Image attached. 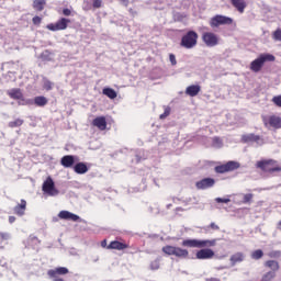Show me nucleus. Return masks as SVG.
<instances>
[{
  "label": "nucleus",
  "mask_w": 281,
  "mask_h": 281,
  "mask_svg": "<svg viewBox=\"0 0 281 281\" xmlns=\"http://www.w3.org/2000/svg\"><path fill=\"white\" fill-rule=\"evenodd\" d=\"M27 210V201L24 199L20 200V203H18L13 207V213L20 217L24 216Z\"/></svg>",
  "instance_id": "15"
},
{
  "label": "nucleus",
  "mask_w": 281,
  "mask_h": 281,
  "mask_svg": "<svg viewBox=\"0 0 281 281\" xmlns=\"http://www.w3.org/2000/svg\"><path fill=\"white\" fill-rule=\"evenodd\" d=\"M0 248H4V246H0Z\"/></svg>",
  "instance_id": "48"
},
{
  "label": "nucleus",
  "mask_w": 281,
  "mask_h": 281,
  "mask_svg": "<svg viewBox=\"0 0 281 281\" xmlns=\"http://www.w3.org/2000/svg\"><path fill=\"white\" fill-rule=\"evenodd\" d=\"M244 258H245V256H244L241 252H237V254H235V255H233V256L231 257V261H233L234 263H236V262L243 261Z\"/></svg>",
  "instance_id": "30"
},
{
  "label": "nucleus",
  "mask_w": 281,
  "mask_h": 281,
  "mask_svg": "<svg viewBox=\"0 0 281 281\" xmlns=\"http://www.w3.org/2000/svg\"><path fill=\"white\" fill-rule=\"evenodd\" d=\"M24 124V120L15 119L14 121H11L8 123V126L10 128L21 127Z\"/></svg>",
  "instance_id": "28"
},
{
  "label": "nucleus",
  "mask_w": 281,
  "mask_h": 281,
  "mask_svg": "<svg viewBox=\"0 0 281 281\" xmlns=\"http://www.w3.org/2000/svg\"><path fill=\"white\" fill-rule=\"evenodd\" d=\"M108 246H109V245H108V240H106V239H104V240L101 241V247H102V248H108Z\"/></svg>",
  "instance_id": "44"
},
{
  "label": "nucleus",
  "mask_w": 281,
  "mask_h": 281,
  "mask_svg": "<svg viewBox=\"0 0 281 281\" xmlns=\"http://www.w3.org/2000/svg\"><path fill=\"white\" fill-rule=\"evenodd\" d=\"M34 104L37 106H45L48 104V99L45 98L44 95L35 97Z\"/></svg>",
  "instance_id": "25"
},
{
  "label": "nucleus",
  "mask_w": 281,
  "mask_h": 281,
  "mask_svg": "<svg viewBox=\"0 0 281 281\" xmlns=\"http://www.w3.org/2000/svg\"><path fill=\"white\" fill-rule=\"evenodd\" d=\"M274 278H276V272L269 271L262 276L261 281H273Z\"/></svg>",
  "instance_id": "29"
},
{
  "label": "nucleus",
  "mask_w": 281,
  "mask_h": 281,
  "mask_svg": "<svg viewBox=\"0 0 281 281\" xmlns=\"http://www.w3.org/2000/svg\"><path fill=\"white\" fill-rule=\"evenodd\" d=\"M74 170L78 175H85L89 171V168H88L87 164L79 162V164L75 165Z\"/></svg>",
  "instance_id": "23"
},
{
  "label": "nucleus",
  "mask_w": 281,
  "mask_h": 281,
  "mask_svg": "<svg viewBox=\"0 0 281 281\" xmlns=\"http://www.w3.org/2000/svg\"><path fill=\"white\" fill-rule=\"evenodd\" d=\"M231 3L239 13H245L247 9V2L245 0H231Z\"/></svg>",
  "instance_id": "19"
},
{
  "label": "nucleus",
  "mask_w": 281,
  "mask_h": 281,
  "mask_svg": "<svg viewBox=\"0 0 281 281\" xmlns=\"http://www.w3.org/2000/svg\"><path fill=\"white\" fill-rule=\"evenodd\" d=\"M259 140H260V135L246 134V135L241 136V142L243 143H251V142L258 143Z\"/></svg>",
  "instance_id": "22"
},
{
  "label": "nucleus",
  "mask_w": 281,
  "mask_h": 281,
  "mask_svg": "<svg viewBox=\"0 0 281 281\" xmlns=\"http://www.w3.org/2000/svg\"><path fill=\"white\" fill-rule=\"evenodd\" d=\"M233 23H234L233 19L224 15L213 16L210 21L211 27H218L221 25H232Z\"/></svg>",
  "instance_id": "11"
},
{
  "label": "nucleus",
  "mask_w": 281,
  "mask_h": 281,
  "mask_svg": "<svg viewBox=\"0 0 281 281\" xmlns=\"http://www.w3.org/2000/svg\"><path fill=\"white\" fill-rule=\"evenodd\" d=\"M161 250L168 256H175L180 259H188L190 256V252L188 249H183L181 247L171 246V245L164 246Z\"/></svg>",
  "instance_id": "4"
},
{
  "label": "nucleus",
  "mask_w": 281,
  "mask_h": 281,
  "mask_svg": "<svg viewBox=\"0 0 281 281\" xmlns=\"http://www.w3.org/2000/svg\"><path fill=\"white\" fill-rule=\"evenodd\" d=\"M120 1H123V2H126V3H128V0H120Z\"/></svg>",
  "instance_id": "47"
},
{
  "label": "nucleus",
  "mask_w": 281,
  "mask_h": 281,
  "mask_svg": "<svg viewBox=\"0 0 281 281\" xmlns=\"http://www.w3.org/2000/svg\"><path fill=\"white\" fill-rule=\"evenodd\" d=\"M273 40L276 41H281V30L278 29L273 34H272Z\"/></svg>",
  "instance_id": "38"
},
{
  "label": "nucleus",
  "mask_w": 281,
  "mask_h": 281,
  "mask_svg": "<svg viewBox=\"0 0 281 281\" xmlns=\"http://www.w3.org/2000/svg\"><path fill=\"white\" fill-rule=\"evenodd\" d=\"M251 201H254V194L252 193H246L243 196V203L244 204H251Z\"/></svg>",
  "instance_id": "31"
},
{
  "label": "nucleus",
  "mask_w": 281,
  "mask_h": 281,
  "mask_svg": "<svg viewBox=\"0 0 281 281\" xmlns=\"http://www.w3.org/2000/svg\"><path fill=\"white\" fill-rule=\"evenodd\" d=\"M169 60H170V63H171L172 66H176V65H177V57H176V55L170 54V55H169Z\"/></svg>",
  "instance_id": "41"
},
{
  "label": "nucleus",
  "mask_w": 281,
  "mask_h": 281,
  "mask_svg": "<svg viewBox=\"0 0 281 281\" xmlns=\"http://www.w3.org/2000/svg\"><path fill=\"white\" fill-rule=\"evenodd\" d=\"M42 191L49 196H56L59 194V190L56 189L55 181L52 177H47L46 180L43 182Z\"/></svg>",
  "instance_id": "7"
},
{
  "label": "nucleus",
  "mask_w": 281,
  "mask_h": 281,
  "mask_svg": "<svg viewBox=\"0 0 281 281\" xmlns=\"http://www.w3.org/2000/svg\"><path fill=\"white\" fill-rule=\"evenodd\" d=\"M46 4H47V0H34L33 1V9L38 11V12H42V11H44Z\"/></svg>",
  "instance_id": "24"
},
{
  "label": "nucleus",
  "mask_w": 281,
  "mask_h": 281,
  "mask_svg": "<svg viewBox=\"0 0 281 281\" xmlns=\"http://www.w3.org/2000/svg\"><path fill=\"white\" fill-rule=\"evenodd\" d=\"M240 168V164L237 161H227L226 164L216 166L214 171L216 173H226L231 171H235L236 169Z\"/></svg>",
  "instance_id": "9"
},
{
  "label": "nucleus",
  "mask_w": 281,
  "mask_h": 281,
  "mask_svg": "<svg viewBox=\"0 0 281 281\" xmlns=\"http://www.w3.org/2000/svg\"><path fill=\"white\" fill-rule=\"evenodd\" d=\"M53 86L54 83L52 81H49L48 79L44 78L43 80V88L47 91L53 90Z\"/></svg>",
  "instance_id": "32"
},
{
  "label": "nucleus",
  "mask_w": 281,
  "mask_h": 281,
  "mask_svg": "<svg viewBox=\"0 0 281 281\" xmlns=\"http://www.w3.org/2000/svg\"><path fill=\"white\" fill-rule=\"evenodd\" d=\"M267 61H276V56L270 54L259 55L258 58L250 63V70H252L254 72H259L260 70H262V67Z\"/></svg>",
  "instance_id": "3"
},
{
  "label": "nucleus",
  "mask_w": 281,
  "mask_h": 281,
  "mask_svg": "<svg viewBox=\"0 0 281 281\" xmlns=\"http://www.w3.org/2000/svg\"><path fill=\"white\" fill-rule=\"evenodd\" d=\"M7 94L12 100H19V102H18L19 105L33 104V102L31 100L25 99L24 93H23L22 89H20V88H14V89L9 90V91H7Z\"/></svg>",
  "instance_id": "6"
},
{
  "label": "nucleus",
  "mask_w": 281,
  "mask_h": 281,
  "mask_svg": "<svg viewBox=\"0 0 281 281\" xmlns=\"http://www.w3.org/2000/svg\"><path fill=\"white\" fill-rule=\"evenodd\" d=\"M217 244V239H186L182 240L183 247L189 248H202L196 251L195 258L200 260L213 259L215 257V251L207 247H214Z\"/></svg>",
  "instance_id": "1"
},
{
  "label": "nucleus",
  "mask_w": 281,
  "mask_h": 281,
  "mask_svg": "<svg viewBox=\"0 0 281 281\" xmlns=\"http://www.w3.org/2000/svg\"><path fill=\"white\" fill-rule=\"evenodd\" d=\"M42 21H43V19L40 18V16H34V18L32 19V22H33L34 25H41V24H42Z\"/></svg>",
  "instance_id": "40"
},
{
  "label": "nucleus",
  "mask_w": 281,
  "mask_h": 281,
  "mask_svg": "<svg viewBox=\"0 0 281 281\" xmlns=\"http://www.w3.org/2000/svg\"><path fill=\"white\" fill-rule=\"evenodd\" d=\"M63 14H64L65 16H69V15H71V10H69V9H64V10H63Z\"/></svg>",
  "instance_id": "43"
},
{
  "label": "nucleus",
  "mask_w": 281,
  "mask_h": 281,
  "mask_svg": "<svg viewBox=\"0 0 281 281\" xmlns=\"http://www.w3.org/2000/svg\"><path fill=\"white\" fill-rule=\"evenodd\" d=\"M103 1L102 0H92V7L94 9H100L102 8Z\"/></svg>",
  "instance_id": "37"
},
{
  "label": "nucleus",
  "mask_w": 281,
  "mask_h": 281,
  "mask_svg": "<svg viewBox=\"0 0 281 281\" xmlns=\"http://www.w3.org/2000/svg\"><path fill=\"white\" fill-rule=\"evenodd\" d=\"M70 22H71L70 20L63 18V19L58 20L56 23L48 24L46 26V29H48L49 31H53V32L64 31L68 27V24Z\"/></svg>",
  "instance_id": "13"
},
{
  "label": "nucleus",
  "mask_w": 281,
  "mask_h": 281,
  "mask_svg": "<svg viewBox=\"0 0 281 281\" xmlns=\"http://www.w3.org/2000/svg\"><path fill=\"white\" fill-rule=\"evenodd\" d=\"M76 162L75 156L72 155H66L60 159V165L65 168H71L74 167Z\"/></svg>",
  "instance_id": "18"
},
{
  "label": "nucleus",
  "mask_w": 281,
  "mask_h": 281,
  "mask_svg": "<svg viewBox=\"0 0 281 281\" xmlns=\"http://www.w3.org/2000/svg\"><path fill=\"white\" fill-rule=\"evenodd\" d=\"M271 101L274 105L281 108V94L273 97Z\"/></svg>",
  "instance_id": "36"
},
{
  "label": "nucleus",
  "mask_w": 281,
  "mask_h": 281,
  "mask_svg": "<svg viewBox=\"0 0 281 281\" xmlns=\"http://www.w3.org/2000/svg\"><path fill=\"white\" fill-rule=\"evenodd\" d=\"M170 113H171V110H170V108H167V109H165V112L162 113V114H160V119L161 120H165L166 117H168L169 115H170Z\"/></svg>",
  "instance_id": "39"
},
{
  "label": "nucleus",
  "mask_w": 281,
  "mask_h": 281,
  "mask_svg": "<svg viewBox=\"0 0 281 281\" xmlns=\"http://www.w3.org/2000/svg\"><path fill=\"white\" fill-rule=\"evenodd\" d=\"M265 266L270 268L272 272L280 270V263H278L276 260H268L266 261Z\"/></svg>",
  "instance_id": "27"
},
{
  "label": "nucleus",
  "mask_w": 281,
  "mask_h": 281,
  "mask_svg": "<svg viewBox=\"0 0 281 281\" xmlns=\"http://www.w3.org/2000/svg\"><path fill=\"white\" fill-rule=\"evenodd\" d=\"M199 34L194 31H189L181 37L180 46L192 49L198 45Z\"/></svg>",
  "instance_id": "5"
},
{
  "label": "nucleus",
  "mask_w": 281,
  "mask_h": 281,
  "mask_svg": "<svg viewBox=\"0 0 281 281\" xmlns=\"http://www.w3.org/2000/svg\"><path fill=\"white\" fill-rule=\"evenodd\" d=\"M216 183L215 179L204 178L198 182H195L196 189L204 190L214 187Z\"/></svg>",
  "instance_id": "17"
},
{
  "label": "nucleus",
  "mask_w": 281,
  "mask_h": 281,
  "mask_svg": "<svg viewBox=\"0 0 281 281\" xmlns=\"http://www.w3.org/2000/svg\"><path fill=\"white\" fill-rule=\"evenodd\" d=\"M11 238L9 233L0 232V245H2L4 241H8Z\"/></svg>",
  "instance_id": "34"
},
{
  "label": "nucleus",
  "mask_w": 281,
  "mask_h": 281,
  "mask_svg": "<svg viewBox=\"0 0 281 281\" xmlns=\"http://www.w3.org/2000/svg\"><path fill=\"white\" fill-rule=\"evenodd\" d=\"M257 169H260L263 173L274 175L281 172V164L276 159H261L255 164Z\"/></svg>",
  "instance_id": "2"
},
{
  "label": "nucleus",
  "mask_w": 281,
  "mask_h": 281,
  "mask_svg": "<svg viewBox=\"0 0 281 281\" xmlns=\"http://www.w3.org/2000/svg\"><path fill=\"white\" fill-rule=\"evenodd\" d=\"M91 125L97 127L99 131H105L108 128V121L105 116H98L92 120Z\"/></svg>",
  "instance_id": "16"
},
{
  "label": "nucleus",
  "mask_w": 281,
  "mask_h": 281,
  "mask_svg": "<svg viewBox=\"0 0 281 281\" xmlns=\"http://www.w3.org/2000/svg\"><path fill=\"white\" fill-rule=\"evenodd\" d=\"M201 91L202 87L200 85H192L186 89V94L189 97H196L200 94Z\"/></svg>",
  "instance_id": "20"
},
{
  "label": "nucleus",
  "mask_w": 281,
  "mask_h": 281,
  "mask_svg": "<svg viewBox=\"0 0 281 281\" xmlns=\"http://www.w3.org/2000/svg\"><path fill=\"white\" fill-rule=\"evenodd\" d=\"M58 217L61 220H71L74 222H78L80 220L79 215L68 212V211L59 212Z\"/></svg>",
  "instance_id": "21"
},
{
  "label": "nucleus",
  "mask_w": 281,
  "mask_h": 281,
  "mask_svg": "<svg viewBox=\"0 0 281 281\" xmlns=\"http://www.w3.org/2000/svg\"><path fill=\"white\" fill-rule=\"evenodd\" d=\"M130 247V244L124 240H113L106 246V249L122 251L128 249Z\"/></svg>",
  "instance_id": "14"
},
{
  "label": "nucleus",
  "mask_w": 281,
  "mask_h": 281,
  "mask_svg": "<svg viewBox=\"0 0 281 281\" xmlns=\"http://www.w3.org/2000/svg\"><path fill=\"white\" fill-rule=\"evenodd\" d=\"M16 221L15 216H9V223L13 224Z\"/></svg>",
  "instance_id": "45"
},
{
  "label": "nucleus",
  "mask_w": 281,
  "mask_h": 281,
  "mask_svg": "<svg viewBox=\"0 0 281 281\" xmlns=\"http://www.w3.org/2000/svg\"><path fill=\"white\" fill-rule=\"evenodd\" d=\"M206 281H222V280L217 278H211V279H207Z\"/></svg>",
  "instance_id": "46"
},
{
  "label": "nucleus",
  "mask_w": 281,
  "mask_h": 281,
  "mask_svg": "<svg viewBox=\"0 0 281 281\" xmlns=\"http://www.w3.org/2000/svg\"><path fill=\"white\" fill-rule=\"evenodd\" d=\"M69 273V269L66 267H58L47 271V276L53 279V281H65L60 276Z\"/></svg>",
  "instance_id": "10"
},
{
  "label": "nucleus",
  "mask_w": 281,
  "mask_h": 281,
  "mask_svg": "<svg viewBox=\"0 0 281 281\" xmlns=\"http://www.w3.org/2000/svg\"><path fill=\"white\" fill-rule=\"evenodd\" d=\"M261 119H262L263 125L266 127H272L274 130L281 128V117L280 116H278V115H270V116L263 115V116H261Z\"/></svg>",
  "instance_id": "8"
},
{
  "label": "nucleus",
  "mask_w": 281,
  "mask_h": 281,
  "mask_svg": "<svg viewBox=\"0 0 281 281\" xmlns=\"http://www.w3.org/2000/svg\"><path fill=\"white\" fill-rule=\"evenodd\" d=\"M210 229L220 231V229H221V226L217 225L216 223L212 222L209 226H205V227H204V231H205V232H210Z\"/></svg>",
  "instance_id": "33"
},
{
  "label": "nucleus",
  "mask_w": 281,
  "mask_h": 281,
  "mask_svg": "<svg viewBox=\"0 0 281 281\" xmlns=\"http://www.w3.org/2000/svg\"><path fill=\"white\" fill-rule=\"evenodd\" d=\"M202 41L209 47H215L220 44V37L213 32L203 33Z\"/></svg>",
  "instance_id": "12"
},
{
  "label": "nucleus",
  "mask_w": 281,
  "mask_h": 281,
  "mask_svg": "<svg viewBox=\"0 0 281 281\" xmlns=\"http://www.w3.org/2000/svg\"><path fill=\"white\" fill-rule=\"evenodd\" d=\"M102 93L104 95H106L108 98H110L111 100H114L115 98H117V92L114 89H111V88H104L102 90Z\"/></svg>",
  "instance_id": "26"
},
{
  "label": "nucleus",
  "mask_w": 281,
  "mask_h": 281,
  "mask_svg": "<svg viewBox=\"0 0 281 281\" xmlns=\"http://www.w3.org/2000/svg\"><path fill=\"white\" fill-rule=\"evenodd\" d=\"M262 256H265V252H262L261 249L255 250V251L252 252V255H251L252 259H256V260L262 258Z\"/></svg>",
  "instance_id": "35"
},
{
  "label": "nucleus",
  "mask_w": 281,
  "mask_h": 281,
  "mask_svg": "<svg viewBox=\"0 0 281 281\" xmlns=\"http://www.w3.org/2000/svg\"><path fill=\"white\" fill-rule=\"evenodd\" d=\"M215 201H216L217 203H229V202H231V199L217 198V199H215Z\"/></svg>",
  "instance_id": "42"
}]
</instances>
